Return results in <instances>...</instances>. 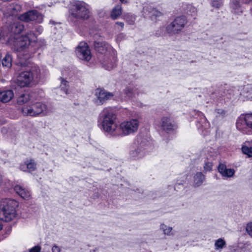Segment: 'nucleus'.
Wrapping results in <instances>:
<instances>
[{
	"label": "nucleus",
	"instance_id": "cd10ccee",
	"mask_svg": "<svg viewBox=\"0 0 252 252\" xmlns=\"http://www.w3.org/2000/svg\"><path fill=\"white\" fill-rule=\"evenodd\" d=\"M124 18L129 24H133L135 21V17L133 15L129 14L126 15Z\"/></svg>",
	"mask_w": 252,
	"mask_h": 252
},
{
	"label": "nucleus",
	"instance_id": "58836bf2",
	"mask_svg": "<svg viewBox=\"0 0 252 252\" xmlns=\"http://www.w3.org/2000/svg\"><path fill=\"white\" fill-rule=\"evenodd\" d=\"M41 247L39 246H36L31 248L29 252H40Z\"/></svg>",
	"mask_w": 252,
	"mask_h": 252
},
{
	"label": "nucleus",
	"instance_id": "bb28decb",
	"mask_svg": "<svg viewBox=\"0 0 252 252\" xmlns=\"http://www.w3.org/2000/svg\"><path fill=\"white\" fill-rule=\"evenodd\" d=\"M225 244L226 243L225 241L221 238H220L216 241L215 244V246L216 250H219L223 248Z\"/></svg>",
	"mask_w": 252,
	"mask_h": 252
},
{
	"label": "nucleus",
	"instance_id": "ea45409f",
	"mask_svg": "<svg viewBox=\"0 0 252 252\" xmlns=\"http://www.w3.org/2000/svg\"><path fill=\"white\" fill-rule=\"evenodd\" d=\"M52 252H60L61 249L59 247L55 245L53 246L52 249Z\"/></svg>",
	"mask_w": 252,
	"mask_h": 252
},
{
	"label": "nucleus",
	"instance_id": "b1692460",
	"mask_svg": "<svg viewBox=\"0 0 252 252\" xmlns=\"http://www.w3.org/2000/svg\"><path fill=\"white\" fill-rule=\"evenodd\" d=\"M243 116V119L246 126L252 129V113L246 114Z\"/></svg>",
	"mask_w": 252,
	"mask_h": 252
},
{
	"label": "nucleus",
	"instance_id": "f8f14e48",
	"mask_svg": "<svg viewBox=\"0 0 252 252\" xmlns=\"http://www.w3.org/2000/svg\"><path fill=\"white\" fill-rule=\"evenodd\" d=\"M172 119L170 117L164 116L162 118L160 126L162 129L167 132H169L173 129Z\"/></svg>",
	"mask_w": 252,
	"mask_h": 252
},
{
	"label": "nucleus",
	"instance_id": "aec40b11",
	"mask_svg": "<svg viewBox=\"0 0 252 252\" xmlns=\"http://www.w3.org/2000/svg\"><path fill=\"white\" fill-rule=\"evenodd\" d=\"M1 63L3 67H6L7 68L11 67L12 65L11 56L9 54H6L2 60Z\"/></svg>",
	"mask_w": 252,
	"mask_h": 252
},
{
	"label": "nucleus",
	"instance_id": "6ab92c4d",
	"mask_svg": "<svg viewBox=\"0 0 252 252\" xmlns=\"http://www.w3.org/2000/svg\"><path fill=\"white\" fill-rule=\"evenodd\" d=\"M93 101L96 105H99L104 103L109 98V95H94Z\"/></svg>",
	"mask_w": 252,
	"mask_h": 252
},
{
	"label": "nucleus",
	"instance_id": "393cba45",
	"mask_svg": "<svg viewBox=\"0 0 252 252\" xmlns=\"http://www.w3.org/2000/svg\"><path fill=\"white\" fill-rule=\"evenodd\" d=\"M136 88L133 84H129L128 86L125 87L123 89L124 94H135L136 93Z\"/></svg>",
	"mask_w": 252,
	"mask_h": 252
},
{
	"label": "nucleus",
	"instance_id": "f257e3e1",
	"mask_svg": "<svg viewBox=\"0 0 252 252\" xmlns=\"http://www.w3.org/2000/svg\"><path fill=\"white\" fill-rule=\"evenodd\" d=\"M24 29V26L20 21H15L8 26L0 29V43L5 44L19 52L18 57L21 52H25L31 42L36 41L37 35L43 31L42 26H38L35 29V32L30 31L25 35H21Z\"/></svg>",
	"mask_w": 252,
	"mask_h": 252
},
{
	"label": "nucleus",
	"instance_id": "a18cd8bd",
	"mask_svg": "<svg viewBox=\"0 0 252 252\" xmlns=\"http://www.w3.org/2000/svg\"><path fill=\"white\" fill-rule=\"evenodd\" d=\"M36 93L37 94H41L43 93V91L42 90H39Z\"/></svg>",
	"mask_w": 252,
	"mask_h": 252
},
{
	"label": "nucleus",
	"instance_id": "a19ab883",
	"mask_svg": "<svg viewBox=\"0 0 252 252\" xmlns=\"http://www.w3.org/2000/svg\"><path fill=\"white\" fill-rule=\"evenodd\" d=\"M4 182V176L1 171H0V186H1Z\"/></svg>",
	"mask_w": 252,
	"mask_h": 252
},
{
	"label": "nucleus",
	"instance_id": "c03bdc74",
	"mask_svg": "<svg viewBox=\"0 0 252 252\" xmlns=\"http://www.w3.org/2000/svg\"><path fill=\"white\" fill-rule=\"evenodd\" d=\"M116 24L120 26L121 28V29H122L124 26V24L123 22H117Z\"/></svg>",
	"mask_w": 252,
	"mask_h": 252
},
{
	"label": "nucleus",
	"instance_id": "8fccbe9b",
	"mask_svg": "<svg viewBox=\"0 0 252 252\" xmlns=\"http://www.w3.org/2000/svg\"><path fill=\"white\" fill-rule=\"evenodd\" d=\"M207 123H205V126H207Z\"/></svg>",
	"mask_w": 252,
	"mask_h": 252
},
{
	"label": "nucleus",
	"instance_id": "2eb2a0df",
	"mask_svg": "<svg viewBox=\"0 0 252 252\" xmlns=\"http://www.w3.org/2000/svg\"><path fill=\"white\" fill-rule=\"evenodd\" d=\"M218 171L221 175L226 178H230L233 176L235 170L231 168H227L225 165L220 163L218 166Z\"/></svg>",
	"mask_w": 252,
	"mask_h": 252
},
{
	"label": "nucleus",
	"instance_id": "423d86ee",
	"mask_svg": "<svg viewBox=\"0 0 252 252\" xmlns=\"http://www.w3.org/2000/svg\"><path fill=\"white\" fill-rule=\"evenodd\" d=\"M40 75L38 66L32 65L29 70L21 72L17 79V83L20 87L27 86L33 80H37Z\"/></svg>",
	"mask_w": 252,
	"mask_h": 252
},
{
	"label": "nucleus",
	"instance_id": "c756f323",
	"mask_svg": "<svg viewBox=\"0 0 252 252\" xmlns=\"http://www.w3.org/2000/svg\"><path fill=\"white\" fill-rule=\"evenodd\" d=\"M12 99V95H0V101L6 103Z\"/></svg>",
	"mask_w": 252,
	"mask_h": 252
},
{
	"label": "nucleus",
	"instance_id": "c9c22d12",
	"mask_svg": "<svg viewBox=\"0 0 252 252\" xmlns=\"http://www.w3.org/2000/svg\"><path fill=\"white\" fill-rule=\"evenodd\" d=\"M15 93L11 90H3L2 91H0V94H14Z\"/></svg>",
	"mask_w": 252,
	"mask_h": 252
},
{
	"label": "nucleus",
	"instance_id": "49530a36",
	"mask_svg": "<svg viewBox=\"0 0 252 252\" xmlns=\"http://www.w3.org/2000/svg\"><path fill=\"white\" fill-rule=\"evenodd\" d=\"M122 3H125L128 2L129 0H120Z\"/></svg>",
	"mask_w": 252,
	"mask_h": 252
},
{
	"label": "nucleus",
	"instance_id": "7c9ffc66",
	"mask_svg": "<svg viewBox=\"0 0 252 252\" xmlns=\"http://www.w3.org/2000/svg\"><path fill=\"white\" fill-rule=\"evenodd\" d=\"M223 4V2L221 0H213L212 1V5L216 8H220Z\"/></svg>",
	"mask_w": 252,
	"mask_h": 252
},
{
	"label": "nucleus",
	"instance_id": "37998d69",
	"mask_svg": "<svg viewBox=\"0 0 252 252\" xmlns=\"http://www.w3.org/2000/svg\"><path fill=\"white\" fill-rule=\"evenodd\" d=\"M236 127L239 130L241 129V123L240 122V121H238L236 123Z\"/></svg>",
	"mask_w": 252,
	"mask_h": 252
},
{
	"label": "nucleus",
	"instance_id": "dca6fc26",
	"mask_svg": "<svg viewBox=\"0 0 252 252\" xmlns=\"http://www.w3.org/2000/svg\"><path fill=\"white\" fill-rule=\"evenodd\" d=\"M187 22L186 18L184 16L177 17L174 19V32L180 31Z\"/></svg>",
	"mask_w": 252,
	"mask_h": 252
},
{
	"label": "nucleus",
	"instance_id": "ddd939ff",
	"mask_svg": "<svg viewBox=\"0 0 252 252\" xmlns=\"http://www.w3.org/2000/svg\"><path fill=\"white\" fill-rule=\"evenodd\" d=\"M36 168V163L32 159H27L20 166V170L25 172H32Z\"/></svg>",
	"mask_w": 252,
	"mask_h": 252
},
{
	"label": "nucleus",
	"instance_id": "4468645a",
	"mask_svg": "<svg viewBox=\"0 0 252 252\" xmlns=\"http://www.w3.org/2000/svg\"><path fill=\"white\" fill-rule=\"evenodd\" d=\"M14 189L20 196L25 199H29L31 197L30 191L26 188L20 185H16Z\"/></svg>",
	"mask_w": 252,
	"mask_h": 252
},
{
	"label": "nucleus",
	"instance_id": "20e7f679",
	"mask_svg": "<svg viewBox=\"0 0 252 252\" xmlns=\"http://www.w3.org/2000/svg\"><path fill=\"white\" fill-rule=\"evenodd\" d=\"M94 48L100 54H104V59L101 64L104 68L110 70L116 65L117 59L114 56L112 47L104 41H95Z\"/></svg>",
	"mask_w": 252,
	"mask_h": 252
},
{
	"label": "nucleus",
	"instance_id": "473e14b6",
	"mask_svg": "<svg viewBox=\"0 0 252 252\" xmlns=\"http://www.w3.org/2000/svg\"><path fill=\"white\" fill-rule=\"evenodd\" d=\"M95 94H113L111 93L106 92L104 89L101 88H97L95 91Z\"/></svg>",
	"mask_w": 252,
	"mask_h": 252
},
{
	"label": "nucleus",
	"instance_id": "e433bc0d",
	"mask_svg": "<svg viewBox=\"0 0 252 252\" xmlns=\"http://www.w3.org/2000/svg\"><path fill=\"white\" fill-rule=\"evenodd\" d=\"M215 113H216V117L224 116L225 115V112L221 109L215 110Z\"/></svg>",
	"mask_w": 252,
	"mask_h": 252
},
{
	"label": "nucleus",
	"instance_id": "a878e982",
	"mask_svg": "<svg viewBox=\"0 0 252 252\" xmlns=\"http://www.w3.org/2000/svg\"><path fill=\"white\" fill-rule=\"evenodd\" d=\"M232 7L233 9L234 12L236 14H239L243 11L239 2L237 1H234L232 2Z\"/></svg>",
	"mask_w": 252,
	"mask_h": 252
},
{
	"label": "nucleus",
	"instance_id": "1a4fd4ad",
	"mask_svg": "<svg viewBox=\"0 0 252 252\" xmlns=\"http://www.w3.org/2000/svg\"><path fill=\"white\" fill-rule=\"evenodd\" d=\"M146 141L140 136H137L131 146L129 152L130 158L136 159L141 158L144 155V150L146 146Z\"/></svg>",
	"mask_w": 252,
	"mask_h": 252
},
{
	"label": "nucleus",
	"instance_id": "f03ea898",
	"mask_svg": "<svg viewBox=\"0 0 252 252\" xmlns=\"http://www.w3.org/2000/svg\"><path fill=\"white\" fill-rule=\"evenodd\" d=\"M116 115L109 108H105L100 114V120L103 130L110 134L126 136L138 130L139 122L136 119L122 122L118 127L116 123Z\"/></svg>",
	"mask_w": 252,
	"mask_h": 252
},
{
	"label": "nucleus",
	"instance_id": "7ed1b4c3",
	"mask_svg": "<svg viewBox=\"0 0 252 252\" xmlns=\"http://www.w3.org/2000/svg\"><path fill=\"white\" fill-rule=\"evenodd\" d=\"M19 5H10L7 9V12L4 14L6 16L11 17L12 19H17L18 21H24L28 22L35 21L38 23H41L43 21V15L36 10H29L22 14H18L20 10Z\"/></svg>",
	"mask_w": 252,
	"mask_h": 252
},
{
	"label": "nucleus",
	"instance_id": "412c9836",
	"mask_svg": "<svg viewBox=\"0 0 252 252\" xmlns=\"http://www.w3.org/2000/svg\"><path fill=\"white\" fill-rule=\"evenodd\" d=\"M33 95H18L17 102L19 105H23L30 101Z\"/></svg>",
	"mask_w": 252,
	"mask_h": 252
},
{
	"label": "nucleus",
	"instance_id": "2f4dec72",
	"mask_svg": "<svg viewBox=\"0 0 252 252\" xmlns=\"http://www.w3.org/2000/svg\"><path fill=\"white\" fill-rule=\"evenodd\" d=\"M160 228L163 230L164 233L165 234H169L172 229V227H168L164 224H161Z\"/></svg>",
	"mask_w": 252,
	"mask_h": 252
},
{
	"label": "nucleus",
	"instance_id": "c85d7f7f",
	"mask_svg": "<svg viewBox=\"0 0 252 252\" xmlns=\"http://www.w3.org/2000/svg\"><path fill=\"white\" fill-rule=\"evenodd\" d=\"M7 154L3 151L0 150V164L4 163L7 158Z\"/></svg>",
	"mask_w": 252,
	"mask_h": 252
},
{
	"label": "nucleus",
	"instance_id": "f3484780",
	"mask_svg": "<svg viewBox=\"0 0 252 252\" xmlns=\"http://www.w3.org/2000/svg\"><path fill=\"white\" fill-rule=\"evenodd\" d=\"M242 152L249 157H252V144L250 142H246L242 147Z\"/></svg>",
	"mask_w": 252,
	"mask_h": 252
},
{
	"label": "nucleus",
	"instance_id": "4c0bfd02",
	"mask_svg": "<svg viewBox=\"0 0 252 252\" xmlns=\"http://www.w3.org/2000/svg\"><path fill=\"white\" fill-rule=\"evenodd\" d=\"M246 230L249 235L252 237V222L248 224Z\"/></svg>",
	"mask_w": 252,
	"mask_h": 252
},
{
	"label": "nucleus",
	"instance_id": "0eeeda50",
	"mask_svg": "<svg viewBox=\"0 0 252 252\" xmlns=\"http://www.w3.org/2000/svg\"><path fill=\"white\" fill-rule=\"evenodd\" d=\"M70 12L75 18L87 19L90 17V7L83 1L74 0L71 3Z\"/></svg>",
	"mask_w": 252,
	"mask_h": 252
},
{
	"label": "nucleus",
	"instance_id": "4be33fe9",
	"mask_svg": "<svg viewBox=\"0 0 252 252\" xmlns=\"http://www.w3.org/2000/svg\"><path fill=\"white\" fill-rule=\"evenodd\" d=\"M122 14V7L120 5L115 6L112 10L111 12V17L113 19H117L118 17Z\"/></svg>",
	"mask_w": 252,
	"mask_h": 252
},
{
	"label": "nucleus",
	"instance_id": "f704fd0d",
	"mask_svg": "<svg viewBox=\"0 0 252 252\" xmlns=\"http://www.w3.org/2000/svg\"><path fill=\"white\" fill-rule=\"evenodd\" d=\"M166 32L167 34H172L173 30V22H170V24L166 28Z\"/></svg>",
	"mask_w": 252,
	"mask_h": 252
},
{
	"label": "nucleus",
	"instance_id": "a211bd4d",
	"mask_svg": "<svg viewBox=\"0 0 252 252\" xmlns=\"http://www.w3.org/2000/svg\"><path fill=\"white\" fill-rule=\"evenodd\" d=\"M205 180L204 175L201 172L197 173L194 177V185L196 187L200 186Z\"/></svg>",
	"mask_w": 252,
	"mask_h": 252
},
{
	"label": "nucleus",
	"instance_id": "79ce46f5",
	"mask_svg": "<svg viewBox=\"0 0 252 252\" xmlns=\"http://www.w3.org/2000/svg\"><path fill=\"white\" fill-rule=\"evenodd\" d=\"M198 115L200 117H201V119L203 121H206V119L205 117L204 116V115L200 112H198Z\"/></svg>",
	"mask_w": 252,
	"mask_h": 252
},
{
	"label": "nucleus",
	"instance_id": "de8ad7c7",
	"mask_svg": "<svg viewBox=\"0 0 252 252\" xmlns=\"http://www.w3.org/2000/svg\"><path fill=\"white\" fill-rule=\"evenodd\" d=\"M2 223L0 222V231L2 229Z\"/></svg>",
	"mask_w": 252,
	"mask_h": 252
},
{
	"label": "nucleus",
	"instance_id": "6e6552de",
	"mask_svg": "<svg viewBox=\"0 0 252 252\" xmlns=\"http://www.w3.org/2000/svg\"><path fill=\"white\" fill-rule=\"evenodd\" d=\"M30 105L22 109V112L25 116L35 117L39 115H46L50 111L47 106L41 102L32 103Z\"/></svg>",
	"mask_w": 252,
	"mask_h": 252
},
{
	"label": "nucleus",
	"instance_id": "39448f33",
	"mask_svg": "<svg viewBox=\"0 0 252 252\" xmlns=\"http://www.w3.org/2000/svg\"><path fill=\"white\" fill-rule=\"evenodd\" d=\"M19 203L14 199L6 198L0 200V220L9 222L17 216Z\"/></svg>",
	"mask_w": 252,
	"mask_h": 252
},
{
	"label": "nucleus",
	"instance_id": "09e8293b",
	"mask_svg": "<svg viewBox=\"0 0 252 252\" xmlns=\"http://www.w3.org/2000/svg\"><path fill=\"white\" fill-rule=\"evenodd\" d=\"M1 54H0V60H1Z\"/></svg>",
	"mask_w": 252,
	"mask_h": 252
},
{
	"label": "nucleus",
	"instance_id": "5701e85b",
	"mask_svg": "<svg viewBox=\"0 0 252 252\" xmlns=\"http://www.w3.org/2000/svg\"><path fill=\"white\" fill-rule=\"evenodd\" d=\"M68 83L63 79H62L61 84L60 85V93L65 94H67L70 93V91L68 89Z\"/></svg>",
	"mask_w": 252,
	"mask_h": 252
},
{
	"label": "nucleus",
	"instance_id": "72a5a7b5",
	"mask_svg": "<svg viewBox=\"0 0 252 252\" xmlns=\"http://www.w3.org/2000/svg\"><path fill=\"white\" fill-rule=\"evenodd\" d=\"M213 167V164L211 162H206L204 164V169L206 172L211 171Z\"/></svg>",
	"mask_w": 252,
	"mask_h": 252
},
{
	"label": "nucleus",
	"instance_id": "9b49d317",
	"mask_svg": "<svg viewBox=\"0 0 252 252\" xmlns=\"http://www.w3.org/2000/svg\"><path fill=\"white\" fill-rule=\"evenodd\" d=\"M143 15L145 17H149L154 20L157 17L162 15V13L151 5H147L144 6L143 9Z\"/></svg>",
	"mask_w": 252,
	"mask_h": 252
},
{
	"label": "nucleus",
	"instance_id": "9d476101",
	"mask_svg": "<svg viewBox=\"0 0 252 252\" xmlns=\"http://www.w3.org/2000/svg\"><path fill=\"white\" fill-rule=\"evenodd\" d=\"M76 54L79 59L86 61L90 60L92 57L89 46L85 42L79 44L76 48Z\"/></svg>",
	"mask_w": 252,
	"mask_h": 252
}]
</instances>
